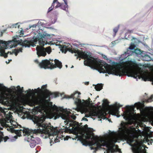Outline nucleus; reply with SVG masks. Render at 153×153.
I'll use <instances>...</instances> for the list:
<instances>
[{
    "label": "nucleus",
    "instance_id": "34",
    "mask_svg": "<svg viewBox=\"0 0 153 153\" xmlns=\"http://www.w3.org/2000/svg\"><path fill=\"white\" fill-rule=\"evenodd\" d=\"M152 101V98H151L150 97L148 98V99H147L146 100V102H151Z\"/></svg>",
    "mask_w": 153,
    "mask_h": 153
},
{
    "label": "nucleus",
    "instance_id": "60",
    "mask_svg": "<svg viewBox=\"0 0 153 153\" xmlns=\"http://www.w3.org/2000/svg\"><path fill=\"white\" fill-rule=\"evenodd\" d=\"M65 66H66V67H67V68L68 67V65H65Z\"/></svg>",
    "mask_w": 153,
    "mask_h": 153
},
{
    "label": "nucleus",
    "instance_id": "6",
    "mask_svg": "<svg viewBox=\"0 0 153 153\" xmlns=\"http://www.w3.org/2000/svg\"><path fill=\"white\" fill-rule=\"evenodd\" d=\"M47 94L46 95H43L42 98L39 100L36 98H32L28 100V102L31 106L39 104L42 102L45 101L48 102L50 100L51 98L56 97L59 96L57 92H51L49 90H47Z\"/></svg>",
    "mask_w": 153,
    "mask_h": 153
},
{
    "label": "nucleus",
    "instance_id": "1",
    "mask_svg": "<svg viewBox=\"0 0 153 153\" xmlns=\"http://www.w3.org/2000/svg\"><path fill=\"white\" fill-rule=\"evenodd\" d=\"M61 50L65 53L68 51L72 53H75V56L84 59V65L94 69H99L100 73H107L119 76H124V62H116L113 65H108L104 61L97 58L93 57L91 55L79 50L68 48L65 45H63Z\"/></svg>",
    "mask_w": 153,
    "mask_h": 153
},
{
    "label": "nucleus",
    "instance_id": "46",
    "mask_svg": "<svg viewBox=\"0 0 153 153\" xmlns=\"http://www.w3.org/2000/svg\"><path fill=\"white\" fill-rule=\"evenodd\" d=\"M4 97V96L3 94L0 95V98H3Z\"/></svg>",
    "mask_w": 153,
    "mask_h": 153
},
{
    "label": "nucleus",
    "instance_id": "38",
    "mask_svg": "<svg viewBox=\"0 0 153 153\" xmlns=\"http://www.w3.org/2000/svg\"><path fill=\"white\" fill-rule=\"evenodd\" d=\"M71 118L74 120H75L76 118V116L74 115H72L71 116Z\"/></svg>",
    "mask_w": 153,
    "mask_h": 153
},
{
    "label": "nucleus",
    "instance_id": "32",
    "mask_svg": "<svg viewBox=\"0 0 153 153\" xmlns=\"http://www.w3.org/2000/svg\"><path fill=\"white\" fill-rule=\"evenodd\" d=\"M9 139V138L8 136H5V137H3V140H4V142H6L7 140Z\"/></svg>",
    "mask_w": 153,
    "mask_h": 153
},
{
    "label": "nucleus",
    "instance_id": "64",
    "mask_svg": "<svg viewBox=\"0 0 153 153\" xmlns=\"http://www.w3.org/2000/svg\"><path fill=\"white\" fill-rule=\"evenodd\" d=\"M88 84V82H87V84Z\"/></svg>",
    "mask_w": 153,
    "mask_h": 153
},
{
    "label": "nucleus",
    "instance_id": "59",
    "mask_svg": "<svg viewBox=\"0 0 153 153\" xmlns=\"http://www.w3.org/2000/svg\"><path fill=\"white\" fill-rule=\"evenodd\" d=\"M51 105L52 106V102H51Z\"/></svg>",
    "mask_w": 153,
    "mask_h": 153
},
{
    "label": "nucleus",
    "instance_id": "58",
    "mask_svg": "<svg viewBox=\"0 0 153 153\" xmlns=\"http://www.w3.org/2000/svg\"><path fill=\"white\" fill-rule=\"evenodd\" d=\"M73 67H74V66L73 65H72V67H71V68H73Z\"/></svg>",
    "mask_w": 153,
    "mask_h": 153
},
{
    "label": "nucleus",
    "instance_id": "19",
    "mask_svg": "<svg viewBox=\"0 0 153 153\" xmlns=\"http://www.w3.org/2000/svg\"><path fill=\"white\" fill-rule=\"evenodd\" d=\"M47 85H44L42 86V90L44 92V94L43 95H46V94H47V90H48L47 89Z\"/></svg>",
    "mask_w": 153,
    "mask_h": 153
},
{
    "label": "nucleus",
    "instance_id": "15",
    "mask_svg": "<svg viewBox=\"0 0 153 153\" xmlns=\"http://www.w3.org/2000/svg\"><path fill=\"white\" fill-rule=\"evenodd\" d=\"M79 139L80 140V141L82 143L83 145L85 146H87L88 145L90 146V142L91 141H88L86 139L83 138V137L81 136H79Z\"/></svg>",
    "mask_w": 153,
    "mask_h": 153
},
{
    "label": "nucleus",
    "instance_id": "10",
    "mask_svg": "<svg viewBox=\"0 0 153 153\" xmlns=\"http://www.w3.org/2000/svg\"><path fill=\"white\" fill-rule=\"evenodd\" d=\"M122 106V105L119 104H115L112 106V108L109 111L110 114L113 115L117 116V114L119 113V110Z\"/></svg>",
    "mask_w": 153,
    "mask_h": 153
},
{
    "label": "nucleus",
    "instance_id": "47",
    "mask_svg": "<svg viewBox=\"0 0 153 153\" xmlns=\"http://www.w3.org/2000/svg\"><path fill=\"white\" fill-rule=\"evenodd\" d=\"M91 100L90 98H88V103H90V100Z\"/></svg>",
    "mask_w": 153,
    "mask_h": 153
},
{
    "label": "nucleus",
    "instance_id": "13",
    "mask_svg": "<svg viewBox=\"0 0 153 153\" xmlns=\"http://www.w3.org/2000/svg\"><path fill=\"white\" fill-rule=\"evenodd\" d=\"M59 7L64 10H68V8L67 1H66V3L64 2V3H60L58 2V4L55 6V8H56Z\"/></svg>",
    "mask_w": 153,
    "mask_h": 153
},
{
    "label": "nucleus",
    "instance_id": "48",
    "mask_svg": "<svg viewBox=\"0 0 153 153\" xmlns=\"http://www.w3.org/2000/svg\"><path fill=\"white\" fill-rule=\"evenodd\" d=\"M13 52H11L8 51L7 52V53H10V54H13Z\"/></svg>",
    "mask_w": 153,
    "mask_h": 153
},
{
    "label": "nucleus",
    "instance_id": "41",
    "mask_svg": "<svg viewBox=\"0 0 153 153\" xmlns=\"http://www.w3.org/2000/svg\"><path fill=\"white\" fill-rule=\"evenodd\" d=\"M18 51H19V53L20 52H22V48H19V49H17Z\"/></svg>",
    "mask_w": 153,
    "mask_h": 153
},
{
    "label": "nucleus",
    "instance_id": "4",
    "mask_svg": "<svg viewBox=\"0 0 153 153\" xmlns=\"http://www.w3.org/2000/svg\"><path fill=\"white\" fill-rule=\"evenodd\" d=\"M93 141L90 142V145L91 149H95L97 151L98 149L101 148L102 146H106L108 148L107 152L109 153H114L117 152V149L114 148L115 146L114 143L116 140L112 139L106 141L99 138L97 136H94L92 138Z\"/></svg>",
    "mask_w": 153,
    "mask_h": 153
},
{
    "label": "nucleus",
    "instance_id": "26",
    "mask_svg": "<svg viewBox=\"0 0 153 153\" xmlns=\"http://www.w3.org/2000/svg\"><path fill=\"white\" fill-rule=\"evenodd\" d=\"M104 116V114L102 112L99 111L98 115L97 116L99 118H102Z\"/></svg>",
    "mask_w": 153,
    "mask_h": 153
},
{
    "label": "nucleus",
    "instance_id": "7",
    "mask_svg": "<svg viewBox=\"0 0 153 153\" xmlns=\"http://www.w3.org/2000/svg\"><path fill=\"white\" fill-rule=\"evenodd\" d=\"M39 65L41 68L45 69H52L57 67L61 69L62 66V62L58 60L55 59L53 62V59H51L42 60Z\"/></svg>",
    "mask_w": 153,
    "mask_h": 153
},
{
    "label": "nucleus",
    "instance_id": "39",
    "mask_svg": "<svg viewBox=\"0 0 153 153\" xmlns=\"http://www.w3.org/2000/svg\"><path fill=\"white\" fill-rule=\"evenodd\" d=\"M5 42V41L0 40V44H3Z\"/></svg>",
    "mask_w": 153,
    "mask_h": 153
},
{
    "label": "nucleus",
    "instance_id": "44",
    "mask_svg": "<svg viewBox=\"0 0 153 153\" xmlns=\"http://www.w3.org/2000/svg\"><path fill=\"white\" fill-rule=\"evenodd\" d=\"M91 116V114L90 115L89 114H86L85 115V117H89V116Z\"/></svg>",
    "mask_w": 153,
    "mask_h": 153
},
{
    "label": "nucleus",
    "instance_id": "29",
    "mask_svg": "<svg viewBox=\"0 0 153 153\" xmlns=\"http://www.w3.org/2000/svg\"><path fill=\"white\" fill-rule=\"evenodd\" d=\"M0 56H3L5 52V51L4 50H0Z\"/></svg>",
    "mask_w": 153,
    "mask_h": 153
},
{
    "label": "nucleus",
    "instance_id": "9",
    "mask_svg": "<svg viewBox=\"0 0 153 153\" xmlns=\"http://www.w3.org/2000/svg\"><path fill=\"white\" fill-rule=\"evenodd\" d=\"M23 129H20L19 130H13V132L15 133L17 135L14 136L13 138H14V140H12V141H14L18 138V137H20L21 136L22 132L23 133L25 134H29L30 133L33 132L34 133H36L37 132L41 133L42 131H41L39 129H35L34 130L32 129H29L27 128H22Z\"/></svg>",
    "mask_w": 153,
    "mask_h": 153
},
{
    "label": "nucleus",
    "instance_id": "49",
    "mask_svg": "<svg viewBox=\"0 0 153 153\" xmlns=\"http://www.w3.org/2000/svg\"><path fill=\"white\" fill-rule=\"evenodd\" d=\"M35 62H36L37 63H39V61L37 60H35Z\"/></svg>",
    "mask_w": 153,
    "mask_h": 153
},
{
    "label": "nucleus",
    "instance_id": "30",
    "mask_svg": "<svg viewBox=\"0 0 153 153\" xmlns=\"http://www.w3.org/2000/svg\"><path fill=\"white\" fill-rule=\"evenodd\" d=\"M54 4L53 5V4H52L51 6L48 9V12H50L53 9L54 7Z\"/></svg>",
    "mask_w": 153,
    "mask_h": 153
},
{
    "label": "nucleus",
    "instance_id": "12",
    "mask_svg": "<svg viewBox=\"0 0 153 153\" xmlns=\"http://www.w3.org/2000/svg\"><path fill=\"white\" fill-rule=\"evenodd\" d=\"M62 118L64 120H65L66 121H65V123L67 124V125L69 124L70 126H73L75 124H74L75 121L70 120L69 119V116L67 114V115H64L62 116Z\"/></svg>",
    "mask_w": 153,
    "mask_h": 153
},
{
    "label": "nucleus",
    "instance_id": "52",
    "mask_svg": "<svg viewBox=\"0 0 153 153\" xmlns=\"http://www.w3.org/2000/svg\"><path fill=\"white\" fill-rule=\"evenodd\" d=\"M59 116H57V117H56V116H55V119H56V118H59Z\"/></svg>",
    "mask_w": 153,
    "mask_h": 153
},
{
    "label": "nucleus",
    "instance_id": "37",
    "mask_svg": "<svg viewBox=\"0 0 153 153\" xmlns=\"http://www.w3.org/2000/svg\"><path fill=\"white\" fill-rule=\"evenodd\" d=\"M7 54H8L7 53H5V52H4V54L3 56L4 57V58H6L7 57V56H8Z\"/></svg>",
    "mask_w": 153,
    "mask_h": 153
},
{
    "label": "nucleus",
    "instance_id": "51",
    "mask_svg": "<svg viewBox=\"0 0 153 153\" xmlns=\"http://www.w3.org/2000/svg\"><path fill=\"white\" fill-rule=\"evenodd\" d=\"M12 61V60L11 59H10V60H9V61L8 62H6V63H7V64H8L9 63V62H10V61Z\"/></svg>",
    "mask_w": 153,
    "mask_h": 153
},
{
    "label": "nucleus",
    "instance_id": "14",
    "mask_svg": "<svg viewBox=\"0 0 153 153\" xmlns=\"http://www.w3.org/2000/svg\"><path fill=\"white\" fill-rule=\"evenodd\" d=\"M48 126H50V127H51V128L52 129V131L50 132V134H48L49 135V139H51V140L52 141H53L52 140L53 139V137L54 142L55 143L58 142V141H59L58 139H57V138H56L55 137H54V136L51 135V134H52L53 133V130H54V129H53V126H51L50 123H49L48 124Z\"/></svg>",
    "mask_w": 153,
    "mask_h": 153
},
{
    "label": "nucleus",
    "instance_id": "20",
    "mask_svg": "<svg viewBox=\"0 0 153 153\" xmlns=\"http://www.w3.org/2000/svg\"><path fill=\"white\" fill-rule=\"evenodd\" d=\"M143 57V60L146 61H151L152 59L149 56L146 54Z\"/></svg>",
    "mask_w": 153,
    "mask_h": 153
},
{
    "label": "nucleus",
    "instance_id": "3",
    "mask_svg": "<svg viewBox=\"0 0 153 153\" xmlns=\"http://www.w3.org/2000/svg\"><path fill=\"white\" fill-rule=\"evenodd\" d=\"M32 113L33 115H30V119L32 120L34 123L36 124L38 128H39L36 129H39L41 131H43L41 133H34L31 132L29 134H27L28 135L27 140L28 142H29L30 147L31 148H34L36 145V139L34 137L32 134H37L38 133L49 134L52 131V129L51 128L50 126H48L47 123H45V122L44 123L46 119L45 116L42 115L41 117L35 116V115L38 112L36 111L35 110H33Z\"/></svg>",
    "mask_w": 153,
    "mask_h": 153
},
{
    "label": "nucleus",
    "instance_id": "25",
    "mask_svg": "<svg viewBox=\"0 0 153 153\" xmlns=\"http://www.w3.org/2000/svg\"><path fill=\"white\" fill-rule=\"evenodd\" d=\"M134 52L137 55L141 54L142 53V51H141L138 49H135Z\"/></svg>",
    "mask_w": 153,
    "mask_h": 153
},
{
    "label": "nucleus",
    "instance_id": "8",
    "mask_svg": "<svg viewBox=\"0 0 153 153\" xmlns=\"http://www.w3.org/2000/svg\"><path fill=\"white\" fill-rule=\"evenodd\" d=\"M40 38L35 37L37 38V41H39V45L40 46H37L36 48L37 54L39 56H45L46 55V51L45 50V48L43 47L46 44L47 41L44 36L42 35L41 36Z\"/></svg>",
    "mask_w": 153,
    "mask_h": 153
},
{
    "label": "nucleus",
    "instance_id": "28",
    "mask_svg": "<svg viewBox=\"0 0 153 153\" xmlns=\"http://www.w3.org/2000/svg\"><path fill=\"white\" fill-rule=\"evenodd\" d=\"M3 133L0 131V142L3 140Z\"/></svg>",
    "mask_w": 153,
    "mask_h": 153
},
{
    "label": "nucleus",
    "instance_id": "50",
    "mask_svg": "<svg viewBox=\"0 0 153 153\" xmlns=\"http://www.w3.org/2000/svg\"><path fill=\"white\" fill-rule=\"evenodd\" d=\"M150 97L152 98V99H153V95H151Z\"/></svg>",
    "mask_w": 153,
    "mask_h": 153
},
{
    "label": "nucleus",
    "instance_id": "16",
    "mask_svg": "<svg viewBox=\"0 0 153 153\" xmlns=\"http://www.w3.org/2000/svg\"><path fill=\"white\" fill-rule=\"evenodd\" d=\"M25 93H27L30 96L32 95H34L35 93L37 92V91L36 89H35L34 90L33 89L31 90L30 89H29L28 90H27L25 91Z\"/></svg>",
    "mask_w": 153,
    "mask_h": 153
},
{
    "label": "nucleus",
    "instance_id": "45",
    "mask_svg": "<svg viewBox=\"0 0 153 153\" xmlns=\"http://www.w3.org/2000/svg\"><path fill=\"white\" fill-rule=\"evenodd\" d=\"M3 111V110L0 107V113L1 112H2Z\"/></svg>",
    "mask_w": 153,
    "mask_h": 153
},
{
    "label": "nucleus",
    "instance_id": "54",
    "mask_svg": "<svg viewBox=\"0 0 153 153\" xmlns=\"http://www.w3.org/2000/svg\"><path fill=\"white\" fill-rule=\"evenodd\" d=\"M64 2L66 3V1H67V0H63Z\"/></svg>",
    "mask_w": 153,
    "mask_h": 153
},
{
    "label": "nucleus",
    "instance_id": "22",
    "mask_svg": "<svg viewBox=\"0 0 153 153\" xmlns=\"http://www.w3.org/2000/svg\"><path fill=\"white\" fill-rule=\"evenodd\" d=\"M99 111H93L91 114H90L91 116H97L98 115Z\"/></svg>",
    "mask_w": 153,
    "mask_h": 153
},
{
    "label": "nucleus",
    "instance_id": "24",
    "mask_svg": "<svg viewBox=\"0 0 153 153\" xmlns=\"http://www.w3.org/2000/svg\"><path fill=\"white\" fill-rule=\"evenodd\" d=\"M45 50L46 51V53L47 52L48 54H50L51 51V48L50 47L45 48Z\"/></svg>",
    "mask_w": 153,
    "mask_h": 153
},
{
    "label": "nucleus",
    "instance_id": "31",
    "mask_svg": "<svg viewBox=\"0 0 153 153\" xmlns=\"http://www.w3.org/2000/svg\"><path fill=\"white\" fill-rule=\"evenodd\" d=\"M135 47V45L134 44L131 45L129 47V49L131 50H133Z\"/></svg>",
    "mask_w": 153,
    "mask_h": 153
},
{
    "label": "nucleus",
    "instance_id": "17",
    "mask_svg": "<svg viewBox=\"0 0 153 153\" xmlns=\"http://www.w3.org/2000/svg\"><path fill=\"white\" fill-rule=\"evenodd\" d=\"M103 85L102 84H98L95 86V88L97 91H100L102 88Z\"/></svg>",
    "mask_w": 153,
    "mask_h": 153
},
{
    "label": "nucleus",
    "instance_id": "23",
    "mask_svg": "<svg viewBox=\"0 0 153 153\" xmlns=\"http://www.w3.org/2000/svg\"><path fill=\"white\" fill-rule=\"evenodd\" d=\"M17 91L19 93L21 94L23 92V88L22 87V88H21L19 86H18L17 87Z\"/></svg>",
    "mask_w": 153,
    "mask_h": 153
},
{
    "label": "nucleus",
    "instance_id": "5",
    "mask_svg": "<svg viewBox=\"0 0 153 153\" xmlns=\"http://www.w3.org/2000/svg\"><path fill=\"white\" fill-rule=\"evenodd\" d=\"M37 40V38H35L34 37H33L31 40H29V39H27L23 41L22 40H17L16 38H14L12 41L5 42L3 44L6 48L9 46L10 48L15 47L17 44H19L25 47H30V46H34L35 44L36 43Z\"/></svg>",
    "mask_w": 153,
    "mask_h": 153
},
{
    "label": "nucleus",
    "instance_id": "42",
    "mask_svg": "<svg viewBox=\"0 0 153 153\" xmlns=\"http://www.w3.org/2000/svg\"><path fill=\"white\" fill-rule=\"evenodd\" d=\"M18 126H19L20 128H22L21 126L19 124H18L17 126L15 125V128L18 127H19Z\"/></svg>",
    "mask_w": 153,
    "mask_h": 153
},
{
    "label": "nucleus",
    "instance_id": "35",
    "mask_svg": "<svg viewBox=\"0 0 153 153\" xmlns=\"http://www.w3.org/2000/svg\"><path fill=\"white\" fill-rule=\"evenodd\" d=\"M135 105L138 107H140V102L136 103L135 104Z\"/></svg>",
    "mask_w": 153,
    "mask_h": 153
},
{
    "label": "nucleus",
    "instance_id": "40",
    "mask_svg": "<svg viewBox=\"0 0 153 153\" xmlns=\"http://www.w3.org/2000/svg\"><path fill=\"white\" fill-rule=\"evenodd\" d=\"M131 106L129 105H126V108L128 109H130L131 108Z\"/></svg>",
    "mask_w": 153,
    "mask_h": 153
},
{
    "label": "nucleus",
    "instance_id": "62",
    "mask_svg": "<svg viewBox=\"0 0 153 153\" xmlns=\"http://www.w3.org/2000/svg\"><path fill=\"white\" fill-rule=\"evenodd\" d=\"M116 146V147H118V146L117 145V146Z\"/></svg>",
    "mask_w": 153,
    "mask_h": 153
},
{
    "label": "nucleus",
    "instance_id": "63",
    "mask_svg": "<svg viewBox=\"0 0 153 153\" xmlns=\"http://www.w3.org/2000/svg\"><path fill=\"white\" fill-rule=\"evenodd\" d=\"M144 81H146V80H144Z\"/></svg>",
    "mask_w": 153,
    "mask_h": 153
},
{
    "label": "nucleus",
    "instance_id": "2",
    "mask_svg": "<svg viewBox=\"0 0 153 153\" xmlns=\"http://www.w3.org/2000/svg\"><path fill=\"white\" fill-rule=\"evenodd\" d=\"M126 120L129 121L122 122L120 124L121 127L119 128V130L127 143L132 146L131 150L133 153H144L141 143L135 140V139L137 138V136L131 129L128 128V125L131 124L130 118L128 117Z\"/></svg>",
    "mask_w": 153,
    "mask_h": 153
},
{
    "label": "nucleus",
    "instance_id": "43",
    "mask_svg": "<svg viewBox=\"0 0 153 153\" xmlns=\"http://www.w3.org/2000/svg\"><path fill=\"white\" fill-rule=\"evenodd\" d=\"M82 120H85V121H88V119L87 118H86L85 117H83L82 119Z\"/></svg>",
    "mask_w": 153,
    "mask_h": 153
},
{
    "label": "nucleus",
    "instance_id": "61",
    "mask_svg": "<svg viewBox=\"0 0 153 153\" xmlns=\"http://www.w3.org/2000/svg\"><path fill=\"white\" fill-rule=\"evenodd\" d=\"M10 77L11 78V76H10ZM10 79H11V80H12V79L11 78Z\"/></svg>",
    "mask_w": 153,
    "mask_h": 153
},
{
    "label": "nucleus",
    "instance_id": "36",
    "mask_svg": "<svg viewBox=\"0 0 153 153\" xmlns=\"http://www.w3.org/2000/svg\"><path fill=\"white\" fill-rule=\"evenodd\" d=\"M58 2H59L58 1V0H53L52 4H53V5L54 4V3H56L57 4H58Z\"/></svg>",
    "mask_w": 153,
    "mask_h": 153
},
{
    "label": "nucleus",
    "instance_id": "53",
    "mask_svg": "<svg viewBox=\"0 0 153 153\" xmlns=\"http://www.w3.org/2000/svg\"><path fill=\"white\" fill-rule=\"evenodd\" d=\"M152 81H153V75L152 76Z\"/></svg>",
    "mask_w": 153,
    "mask_h": 153
},
{
    "label": "nucleus",
    "instance_id": "56",
    "mask_svg": "<svg viewBox=\"0 0 153 153\" xmlns=\"http://www.w3.org/2000/svg\"><path fill=\"white\" fill-rule=\"evenodd\" d=\"M3 129V128L0 127V130H2Z\"/></svg>",
    "mask_w": 153,
    "mask_h": 153
},
{
    "label": "nucleus",
    "instance_id": "21",
    "mask_svg": "<svg viewBox=\"0 0 153 153\" xmlns=\"http://www.w3.org/2000/svg\"><path fill=\"white\" fill-rule=\"evenodd\" d=\"M103 106L106 107L109 105V102L107 99H104L103 100Z\"/></svg>",
    "mask_w": 153,
    "mask_h": 153
},
{
    "label": "nucleus",
    "instance_id": "33",
    "mask_svg": "<svg viewBox=\"0 0 153 153\" xmlns=\"http://www.w3.org/2000/svg\"><path fill=\"white\" fill-rule=\"evenodd\" d=\"M13 53H15V56H16L18 53H19V51H18L17 49H15L14 50Z\"/></svg>",
    "mask_w": 153,
    "mask_h": 153
},
{
    "label": "nucleus",
    "instance_id": "11",
    "mask_svg": "<svg viewBox=\"0 0 153 153\" xmlns=\"http://www.w3.org/2000/svg\"><path fill=\"white\" fill-rule=\"evenodd\" d=\"M79 94H78L77 92H75L74 94H72L70 97V98H73L74 99H75V103L77 106L82 103L81 100L79 98Z\"/></svg>",
    "mask_w": 153,
    "mask_h": 153
},
{
    "label": "nucleus",
    "instance_id": "55",
    "mask_svg": "<svg viewBox=\"0 0 153 153\" xmlns=\"http://www.w3.org/2000/svg\"><path fill=\"white\" fill-rule=\"evenodd\" d=\"M131 107H132L131 108H132V109H133L134 108L135 106H132Z\"/></svg>",
    "mask_w": 153,
    "mask_h": 153
},
{
    "label": "nucleus",
    "instance_id": "18",
    "mask_svg": "<svg viewBox=\"0 0 153 153\" xmlns=\"http://www.w3.org/2000/svg\"><path fill=\"white\" fill-rule=\"evenodd\" d=\"M93 135L94 136H95L94 133H92L91 134H88L87 135V136H85V139L87 140H89L91 139L92 141H94L93 140L92 138L93 137Z\"/></svg>",
    "mask_w": 153,
    "mask_h": 153
},
{
    "label": "nucleus",
    "instance_id": "57",
    "mask_svg": "<svg viewBox=\"0 0 153 153\" xmlns=\"http://www.w3.org/2000/svg\"><path fill=\"white\" fill-rule=\"evenodd\" d=\"M104 58V59H106V58H107V57L106 56H105Z\"/></svg>",
    "mask_w": 153,
    "mask_h": 153
},
{
    "label": "nucleus",
    "instance_id": "27",
    "mask_svg": "<svg viewBox=\"0 0 153 153\" xmlns=\"http://www.w3.org/2000/svg\"><path fill=\"white\" fill-rule=\"evenodd\" d=\"M119 28V27L118 26L117 27H116L114 28L113 29V31L114 33V35H115L116 34V33H117L118 32V30Z\"/></svg>",
    "mask_w": 153,
    "mask_h": 153
}]
</instances>
